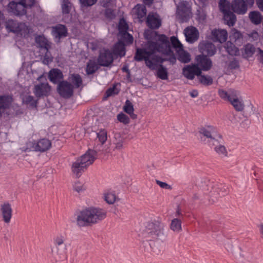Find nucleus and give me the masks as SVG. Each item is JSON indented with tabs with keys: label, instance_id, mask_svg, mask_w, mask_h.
Listing matches in <instances>:
<instances>
[{
	"label": "nucleus",
	"instance_id": "obj_1",
	"mask_svg": "<svg viewBox=\"0 0 263 263\" xmlns=\"http://www.w3.org/2000/svg\"><path fill=\"white\" fill-rule=\"evenodd\" d=\"M231 106L235 110L236 113H233L234 120L240 122L242 118L245 120L240 123L243 128H247L250 124L248 118L254 115L256 108L252 104L245 106L243 98L241 92L237 90L231 89Z\"/></svg>",
	"mask_w": 263,
	"mask_h": 263
},
{
	"label": "nucleus",
	"instance_id": "obj_2",
	"mask_svg": "<svg viewBox=\"0 0 263 263\" xmlns=\"http://www.w3.org/2000/svg\"><path fill=\"white\" fill-rule=\"evenodd\" d=\"M106 217V211L102 209L90 208L82 211L77 217L80 227L89 226L99 222Z\"/></svg>",
	"mask_w": 263,
	"mask_h": 263
},
{
	"label": "nucleus",
	"instance_id": "obj_3",
	"mask_svg": "<svg viewBox=\"0 0 263 263\" xmlns=\"http://www.w3.org/2000/svg\"><path fill=\"white\" fill-rule=\"evenodd\" d=\"M101 154V150L95 146L92 149H89L86 153L78 159L72 166V171L77 177H80L87 166L91 164L94 160Z\"/></svg>",
	"mask_w": 263,
	"mask_h": 263
},
{
	"label": "nucleus",
	"instance_id": "obj_4",
	"mask_svg": "<svg viewBox=\"0 0 263 263\" xmlns=\"http://www.w3.org/2000/svg\"><path fill=\"white\" fill-rule=\"evenodd\" d=\"M139 235L147 241L161 240L165 236L164 224L158 220L147 222L140 230Z\"/></svg>",
	"mask_w": 263,
	"mask_h": 263
},
{
	"label": "nucleus",
	"instance_id": "obj_5",
	"mask_svg": "<svg viewBox=\"0 0 263 263\" xmlns=\"http://www.w3.org/2000/svg\"><path fill=\"white\" fill-rule=\"evenodd\" d=\"M155 34L158 36L157 41H148L145 48L151 57L156 52L161 53L163 51V49L170 43L168 37L165 34H158L157 32H155Z\"/></svg>",
	"mask_w": 263,
	"mask_h": 263
},
{
	"label": "nucleus",
	"instance_id": "obj_6",
	"mask_svg": "<svg viewBox=\"0 0 263 263\" xmlns=\"http://www.w3.org/2000/svg\"><path fill=\"white\" fill-rule=\"evenodd\" d=\"M5 28L8 32L20 34L25 36L29 33L28 27L23 23L18 22L16 20L9 19L5 22Z\"/></svg>",
	"mask_w": 263,
	"mask_h": 263
},
{
	"label": "nucleus",
	"instance_id": "obj_7",
	"mask_svg": "<svg viewBox=\"0 0 263 263\" xmlns=\"http://www.w3.org/2000/svg\"><path fill=\"white\" fill-rule=\"evenodd\" d=\"M199 133L201 136L208 139L209 144H218L219 139H221V135L217 133L215 128L212 126H205L201 127L199 130Z\"/></svg>",
	"mask_w": 263,
	"mask_h": 263
},
{
	"label": "nucleus",
	"instance_id": "obj_8",
	"mask_svg": "<svg viewBox=\"0 0 263 263\" xmlns=\"http://www.w3.org/2000/svg\"><path fill=\"white\" fill-rule=\"evenodd\" d=\"M163 51L161 52V53L169 57L168 58H162L159 55H153L152 57V60L154 63L157 64H162L165 61H168L172 65L176 63V58L174 53V51L171 49L170 43L168 45L163 49Z\"/></svg>",
	"mask_w": 263,
	"mask_h": 263
},
{
	"label": "nucleus",
	"instance_id": "obj_9",
	"mask_svg": "<svg viewBox=\"0 0 263 263\" xmlns=\"http://www.w3.org/2000/svg\"><path fill=\"white\" fill-rule=\"evenodd\" d=\"M151 56L148 55L145 48H137L134 56V60L136 61H144L145 65L151 69L155 70L157 64L153 62L152 59H149Z\"/></svg>",
	"mask_w": 263,
	"mask_h": 263
},
{
	"label": "nucleus",
	"instance_id": "obj_10",
	"mask_svg": "<svg viewBox=\"0 0 263 263\" xmlns=\"http://www.w3.org/2000/svg\"><path fill=\"white\" fill-rule=\"evenodd\" d=\"M74 86L67 81L59 82L57 86V92L62 97L70 98L73 95Z\"/></svg>",
	"mask_w": 263,
	"mask_h": 263
},
{
	"label": "nucleus",
	"instance_id": "obj_11",
	"mask_svg": "<svg viewBox=\"0 0 263 263\" xmlns=\"http://www.w3.org/2000/svg\"><path fill=\"white\" fill-rule=\"evenodd\" d=\"M114 61L112 53L108 49H103L100 51L97 62L101 66L108 67Z\"/></svg>",
	"mask_w": 263,
	"mask_h": 263
},
{
	"label": "nucleus",
	"instance_id": "obj_12",
	"mask_svg": "<svg viewBox=\"0 0 263 263\" xmlns=\"http://www.w3.org/2000/svg\"><path fill=\"white\" fill-rule=\"evenodd\" d=\"M183 75L189 80H193L195 76L199 77L202 73L201 69L198 64H193L184 66L182 69Z\"/></svg>",
	"mask_w": 263,
	"mask_h": 263
},
{
	"label": "nucleus",
	"instance_id": "obj_13",
	"mask_svg": "<svg viewBox=\"0 0 263 263\" xmlns=\"http://www.w3.org/2000/svg\"><path fill=\"white\" fill-rule=\"evenodd\" d=\"M218 7L223 15L224 23L230 27V2L227 0H219Z\"/></svg>",
	"mask_w": 263,
	"mask_h": 263
},
{
	"label": "nucleus",
	"instance_id": "obj_14",
	"mask_svg": "<svg viewBox=\"0 0 263 263\" xmlns=\"http://www.w3.org/2000/svg\"><path fill=\"white\" fill-rule=\"evenodd\" d=\"M8 11L16 16H22L26 13L25 6L21 1L18 3L13 1L10 2L8 6Z\"/></svg>",
	"mask_w": 263,
	"mask_h": 263
},
{
	"label": "nucleus",
	"instance_id": "obj_15",
	"mask_svg": "<svg viewBox=\"0 0 263 263\" xmlns=\"http://www.w3.org/2000/svg\"><path fill=\"white\" fill-rule=\"evenodd\" d=\"M191 11L184 3H181L177 7V14L181 23L188 21L191 16Z\"/></svg>",
	"mask_w": 263,
	"mask_h": 263
},
{
	"label": "nucleus",
	"instance_id": "obj_16",
	"mask_svg": "<svg viewBox=\"0 0 263 263\" xmlns=\"http://www.w3.org/2000/svg\"><path fill=\"white\" fill-rule=\"evenodd\" d=\"M199 50L202 55L206 54L207 56H213L216 52L215 46L211 42L203 41L199 44Z\"/></svg>",
	"mask_w": 263,
	"mask_h": 263
},
{
	"label": "nucleus",
	"instance_id": "obj_17",
	"mask_svg": "<svg viewBox=\"0 0 263 263\" xmlns=\"http://www.w3.org/2000/svg\"><path fill=\"white\" fill-rule=\"evenodd\" d=\"M231 10L238 14H245L247 10V5L245 0H233L231 3Z\"/></svg>",
	"mask_w": 263,
	"mask_h": 263
},
{
	"label": "nucleus",
	"instance_id": "obj_18",
	"mask_svg": "<svg viewBox=\"0 0 263 263\" xmlns=\"http://www.w3.org/2000/svg\"><path fill=\"white\" fill-rule=\"evenodd\" d=\"M3 220L6 223H9L12 216V209L11 204L5 202L1 204L0 209Z\"/></svg>",
	"mask_w": 263,
	"mask_h": 263
},
{
	"label": "nucleus",
	"instance_id": "obj_19",
	"mask_svg": "<svg viewBox=\"0 0 263 263\" xmlns=\"http://www.w3.org/2000/svg\"><path fill=\"white\" fill-rule=\"evenodd\" d=\"M228 33L226 30L215 29L211 32V39L214 42L222 43L226 41Z\"/></svg>",
	"mask_w": 263,
	"mask_h": 263
},
{
	"label": "nucleus",
	"instance_id": "obj_20",
	"mask_svg": "<svg viewBox=\"0 0 263 263\" xmlns=\"http://www.w3.org/2000/svg\"><path fill=\"white\" fill-rule=\"evenodd\" d=\"M50 87L48 83H41L34 86L33 93L37 98L48 95Z\"/></svg>",
	"mask_w": 263,
	"mask_h": 263
},
{
	"label": "nucleus",
	"instance_id": "obj_21",
	"mask_svg": "<svg viewBox=\"0 0 263 263\" xmlns=\"http://www.w3.org/2000/svg\"><path fill=\"white\" fill-rule=\"evenodd\" d=\"M197 64L201 67V71H208L212 66V62L206 55H199L196 58Z\"/></svg>",
	"mask_w": 263,
	"mask_h": 263
},
{
	"label": "nucleus",
	"instance_id": "obj_22",
	"mask_svg": "<svg viewBox=\"0 0 263 263\" xmlns=\"http://www.w3.org/2000/svg\"><path fill=\"white\" fill-rule=\"evenodd\" d=\"M147 26L151 29H158L161 25V20L158 16L153 13L148 14L146 18Z\"/></svg>",
	"mask_w": 263,
	"mask_h": 263
},
{
	"label": "nucleus",
	"instance_id": "obj_23",
	"mask_svg": "<svg viewBox=\"0 0 263 263\" xmlns=\"http://www.w3.org/2000/svg\"><path fill=\"white\" fill-rule=\"evenodd\" d=\"M184 34L186 40L189 43H194L198 39V31L194 27L191 28L187 27L184 30Z\"/></svg>",
	"mask_w": 263,
	"mask_h": 263
},
{
	"label": "nucleus",
	"instance_id": "obj_24",
	"mask_svg": "<svg viewBox=\"0 0 263 263\" xmlns=\"http://www.w3.org/2000/svg\"><path fill=\"white\" fill-rule=\"evenodd\" d=\"M124 138L120 133H114V137L112 139L114 151H120L123 147Z\"/></svg>",
	"mask_w": 263,
	"mask_h": 263
},
{
	"label": "nucleus",
	"instance_id": "obj_25",
	"mask_svg": "<svg viewBox=\"0 0 263 263\" xmlns=\"http://www.w3.org/2000/svg\"><path fill=\"white\" fill-rule=\"evenodd\" d=\"M51 142L47 139H42L33 144V147L36 151L45 152L49 149Z\"/></svg>",
	"mask_w": 263,
	"mask_h": 263
},
{
	"label": "nucleus",
	"instance_id": "obj_26",
	"mask_svg": "<svg viewBox=\"0 0 263 263\" xmlns=\"http://www.w3.org/2000/svg\"><path fill=\"white\" fill-rule=\"evenodd\" d=\"M97 137L99 141L101 143L100 144H98V148L101 150V154L103 151V145L106 142L107 139V132L105 129H99L96 132Z\"/></svg>",
	"mask_w": 263,
	"mask_h": 263
},
{
	"label": "nucleus",
	"instance_id": "obj_27",
	"mask_svg": "<svg viewBox=\"0 0 263 263\" xmlns=\"http://www.w3.org/2000/svg\"><path fill=\"white\" fill-rule=\"evenodd\" d=\"M228 189L225 187V186L222 184L217 185L212 187V190L210 192V196L211 197L217 198L218 195L224 196L227 194L228 191Z\"/></svg>",
	"mask_w": 263,
	"mask_h": 263
},
{
	"label": "nucleus",
	"instance_id": "obj_28",
	"mask_svg": "<svg viewBox=\"0 0 263 263\" xmlns=\"http://www.w3.org/2000/svg\"><path fill=\"white\" fill-rule=\"evenodd\" d=\"M125 45L123 42L119 41L114 46L112 53L117 56L120 57H124L125 55Z\"/></svg>",
	"mask_w": 263,
	"mask_h": 263
},
{
	"label": "nucleus",
	"instance_id": "obj_29",
	"mask_svg": "<svg viewBox=\"0 0 263 263\" xmlns=\"http://www.w3.org/2000/svg\"><path fill=\"white\" fill-rule=\"evenodd\" d=\"M50 81L55 84L58 81L63 79V74L60 69H52L49 72L48 75Z\"/></svg>",
	"mask_w": 263,
	"mask_h": 263
},
{
	"label": "nucleus",
	"instance_id": "obj_30",
	"mask_svg": "<svg viewBox=\"0 0 263 263\" xmlns=\"http://www.w3.org/2000/svg\"><path fill=\"white\" fill-rule=\"evenodd\" d=\"M53 33L56 37L61 39L67 35V29L64 25L59 24L53 27Z\"/></svg>",
	"mask_w": 263,
	"mask_h": 263
},
{
	"label": "nucleus",
	"instance_id": "obj_31",
	"mask_svg": "<svg viewBox=\"0 0 263 263\" xmlns=\"http://www.w3.org/2000/svg\"><path fill=\"white\" fill-rule=\"evenodd\" d=\"M68 80L74 87L76 88H79L83 84V80L81 76L78 73L70 74Z\"/></svg>",
	"mask_w": 263,
	"mask_h": 263
},
{
	"label": "nucleus",
	"instance_id": "obj_32",
	"mask_svg": "<svg viewBox=\"0 0 263 263\" xmlns=\"http://www.w3.org/2000/svg\"><path fill=\"white\" fill-rule=\"evenodd\" d=\"M221 142L222 139H219L218 144H212L210 146H215V151L221 158L228 157V151L226 147L221 144Z\"/></svg>",
	"mask_w": 263,
	"mask_h": 263
},
{
	"label": "nucleus",
	"instance_id": "obj_33",
	"mask_svg": "<svg viewBox=\"0 0 263 263\" xmlns=\"http://www.w3.org/2000/svg\"><path fill=\"white\" fill-rule=\"evenodd\" d=\"M35 41L37 45L41 48L44 49L46 51L49 50L50 45L47 40L43 35H37L35 38Z\"/></svg>",
	"mask_w": 263,
	"mask_h": 263
},
{
	"label": "nucleus",
	"instance_id": "obj_34",
	"mask_svg": "<svg viewBox=\"0 0 263 263\" xmlns=\"http://www.w3.org/2000/svg\"><path fill=\"white\" fill-rule=\"evenodd\" d=\"M100 68L98 63L94 60H89L87 63L86 72L88 75L93 74Z\"/></svg>",
	"mask_w": 263,
	"mask_h": 263
},
{
	"label": "nucleus",
	"instance_id": "obj_35",
	"mask_svg": "<svg viewBox=\"0 0 263 263\" xmlns=\"http://www.w3.org/2000/svg\"><path fill=\"white\" fill-rule=\"evenodd\" d=\"M243 50V57L245 58H249L253 56L256 51V49L254 45L248 43L244 46Z\"/></svg>",
	"mask_w": 263,
	"mask_h": 263
},
{
	"label": "nucleus",
	"instance_id": "obj_36",
	"mask_svg": "<svg viewBox=\"0 0 263 263\" xmlns=\"http://www.w3.org/2000/svg\"><path fill=\"white\" fill-rule=\"evenodd\" d=\"M249 17L254 25L260 24L262 19L260 13L256 11H251L249 14Z\"/></svg>",
	"mask_w": 263,
	"mask_h": 263
},
{
	"label": "nucleus",
	"instance_id": "obj_37",
	"mask_svg": "<svg viewBox=\"0 0 263 263\" xmlns=\"http://www.w3.org/2000/svg\"><path fill=\"white\" fill-rule=\"evenodd\" d=\"M66 236L65 235H58L55 236L52 240V243L61 246L62 247H64V250H66Z\"/></svg>",
	"mask_w": 263,
	"mask_h": 263
},
{
	"label": "nucleus",
	"instance_id": "obj_38",
	"mask_svg": "<svg viewBox=\"0 0 263 263\" xmlns=\"http://www.w3.org/2000/svg\"><path fill=\"white\" fill-rule=\"evenodd\" d=\"M158 67L157 75V77L161 80L168 79V71L167 68H165L162 64H157L156 67Z\"/></svg>",
	"mask_w": 263,
	"mask_h": 263
},
{
	"label": "nucleus",
	"instance_id": "obj_39",
	"mask_svg": "<svg viewBox=\"0 0 263 263\" xmlns=\"http://www.w3.org/2000/svg\"><path fill=\"white\" fill-rule=\"evenodd\" d=\"M177 51L178 53V59L179 61L184 63H187L190 61V54L187 51L184 50L183 48L180 49V50H178Z\"/></svg>",
	"mask_w": 263,
	"mask_h": 263
},
{
	"label": "nucleus",
	"instance_id": "obj_40",
	"mask_svg": "<svg viewBox=\"0 0 263 263\" xmlns=\"http://www.w3.org/2000/svg\"><path fill=\"white\" fill-rule=\"evenodd\" d=\"M103 198L109 204H112L118 199L116 194L113 192H106L103 193Z\"/></svg>",
	"mask_w": 263,
	"mask_h": 263
},
{
	"label": "nucleus",
	"instance_id": "obj_41",
	"mask_svg": "<svg viewBox=\"0 0 263 263\" xmlns=\"http://www.w3.org/2000/svg\"><path fill=\"white\" fill-rule=\"evenodd\" d=\"M231 37L235 40L236 45H240L242 41V35L240 31L235 29H231Z\"/></svg>",
	"mask_w": 263,
	"mask_h": 263
},
{
	"label": "nucleus",
	"instance_id": "obj_42",
	"mask_svg": "<svg viewBox=\"0 0 263 263\" xmlns=\"http://www.w3.org/2000/svg\"><path fill=\"white\" fill-rule=\"evenodd\" d=\"M11 103V98L9 96H0V109H6L9 107Z\"/></svg>",
	"mask_w": 263,
	"mask_h": 263
},
{
	"label": "nucleus",
	"instance_id": "obj_43",
	"mask_svg": "<svg viewBox=\"0 0 263 263\" xmlns=\"http://www.w3.org/2000/svg\"><path fill=\"white\" fill-rule=\"evenodd\" d=\"M72 3L69 0H63L61 4L62 12L64 14H69L72 8Z\"/></svg>",
	"mask_w": 263,
	"mask_h": 263
},
{
	"label": "nucleus",
	"instance_id": "obj_44",
	"mask_svg": "<svg viewBox=\"0 0 263 263\" xmlns=\"http://www.w3.org/2000/svg\"><path fill=\"white\" fill-rule=\"evenodd\" d=\"M50 249L51 255L53 256H57L62 254L63 250H64V247L52 243L50 246Z\"/></svg>",
	"mask_w": 263,
	"mask_h": 263
},
{
	"label": "nucleus",
	"instance_id": "obj_45",
	"mask_svg": "<svg viewBox=\"0 0 263 263\" xmlns=\"http://www.w3.org/2000/svg\"><path fill=\"white\" fill-rule=\"evenodd\" d=\"M198 79L199 82L205 86L211 85L213 83L212 78L209 76L202 75L201 74L200 76L198 77Z\"/></svg>",
	"mask_w": 263,
	"mask_h": 263
},
{
	"label": "nucleus",
	"instance_id": "obj_46",
	"mask_svg": "<svg viewBox=\"0 0 263 263\" xmlns=\"http://www.w3.org/2000/svg\"><path fill=\"white\" fill-rule=\"evenodd\" d=\"M170 228L175 232H179L181 230V222L178 218H174L172 220Z\"/></svg>",
	"mask_w": 263,
	"mask_h": 263
},
{
	"label": "nucleus",
	"instance_id": "obj_47",
	"mask_svg": "<svg viewBox=\"0 0 263 263\" xmlns=\"http://www.w3.org/2000/svg\"><path fill=\"white\" fill-rule=\"evenodd\" d=\"M170 43L171 47H173L175 49L177 50V51L183 48V46L179 41L178 39L175 36L171 37Z\"/></svg>",
	"mask_w": 263,
	"mask_h": 263
},
{
	"label": "nucleus",
	"instance_id": "obj_48",
	"mask_svg": "<svg viewBox=\"0 0 263 263\" xmlns=\"http://www.w3.org/2000/svg\"><path fill=\"white\" fill-rule=\"evenodd\" d=\"M254 257L249 253H246L240 257L238 260V263H254Z\"/></svg>",
	"mask_w": 263,
	"mask_h": 263
},
{
	"label": "nucleus",
	"instance_id": "obj_49",
	"mask_svg": "<svg viewBox=\"0 0 263 263\" xmlns=\"http://www.w3.org/2000/svg\"><path fill=\"white\" fill-rule=\"evenodd\" d=\"M185 201L182 200L177 205L175 214L176 216L181 217L183 216L182 212L185 211Z\"/></svg>",
	"mask_w": 263,
	"mask_h": 263
},
{
	"label": "nucleus",
	"instance_id": "obj_50",
	"mask_svg": "<svg viewBox=\"0 0 263 263\" xmlns=\"http://www.w3.org/2000/svg\"><path fill=\"white\" fill-rule=\"evenodd\" d=\"M147 10L145 6L137 5V14L139 18H142L146 15Z\"/></svg>",
	"mask_w": 263,
	"mask_h": 263
},
{
	"label": "nucleus",
	"instance_id": "obj_51",
	"mask_svg": "<svg viewBox=\"0 0 263 263\" xmlns=\"http://www.w3.org/2000/svg\"><path fill=\"white\" fill-rule=\"evenodd\" d=\"M104 16L107 19L113 20L116 17L115 11L109 8H106L104 11Z\"/></svg>",
	"mask_w": 263,
	"mask_h": 263
},
{
	"label": "nucleus",
	"instance_id": "obj_52",
	"mask_svg": "<svg viewBox=\"0 0 263 263\" xmlns=\"http://www.w3.org/2000/svg\"><path fill=\"white\" fill-rule=\"evenodd\" d=\"M23 102L26 104H29L31 106L34 107L36 106V101L34 100L33 97L31 96H26L23 99Z\"/></svg>",
	"mask_w": 263,
	"mask_h": 263
},
{
	"label": "nucleus",
	"instance_id": "obj_53",
	"mask_svg": "<svg viewBox=\"0 0 263 263\" xmlns=\"http://www.w3.org/2000/svg\"><path fill=\"white\" fill-rule=\"evenodd\" d=\"M124 111L127 114L132 113L134 112V109L132 103L129 100H127L125 101V105L123 107Z\"/></svg>",
	"mask_w": 263,
	"mask_h": 263
},
{
	"label": "nucleus",
	"instance_id": "obj_54",
	"mask_svg": "<svg viewBox=\"0 0 263 263\" xmlns=\"http://www.w3.org/2000/svg\"><path fill=\"white\" fill-rule=\"evenodd\" d=\"M100 3L103 7L105 8L116 6L115 0H100Z\"/></svg>",
	"mask_w": 263,
	"mask_h": 263
},
{
	"label": "nucleus",
	"instance_id": "obj_55",
	"mask_svg": "<svg viewBox=\"0 0 263 263\" xmlns=\"http://www.w3.org/2000/svg\"><path fill=\"white\" fill-rule=\"evenodd\" d=\"M117 119L120 122L124 124H127L129 123L130 119L129 117L125 114L121 112L117 115Z\"/></svg>",
	"mask_w": 263,
	"mask_h": 263
},
{
	"label": "nucleus",
	"instance_id": "obj_56",
	"mask_svg": "<svg viewBox=\"0 0 263 263\" xmlns=\"http://www.w3.org/2000/svg\"><path fill=\"white\" fill-rule=\"evenodd\" d=\"M79 2L82 7H87L95 5L97 0H79Z\"/></svg>",
	"mask_w": 263,
	"mask_h": 263
},
{
	"label": "nucleus",
	"instance_id": "obj_57",
	"mask_svg": "<svg viewBox=\"0 0 263 263\" xmlns=\"http://www.w3.org/2000/svg\"><path fill=\"white\" fill-rule=\"evenodd\" d=\"M119 92V90L116 88V85H114L112 87L108 88L106 91V98L110 97L115 95H118Z\"/></svg>",
	"mask_w": 263,
	"mask_h": 263
},
{
	"label": "nucleus",
	"instance_id": "obj_58",
	"mask_svg": "<svg viewBox=\"0 0 263 263\" xmlns=\"http://www.w3.org/2000/svg\"><path fill=\"white\" fill-rule=\"evenodd\" d=\"M122 38L125 42L129 44H132L134 41L133 36L125 31L122 34Z\"/></svg>",
	"mask_w": 263,
	"mask_h": 263
},
{
	"label": "nucleus",
	"instance_id": "obj_59",
	"mask_svg": "<svg viewBox=\"0 0 263 263\" xmlns=\"http://www.w3.org/2000/svg\"><path fill=\"white\" fill-rule=\"evenodd\" d=\"M73 189L77 192L79 193L85 190L86 186H85L83 183L78 181L74 183L73 185Z\"/></svg>",
	"mask_w": 263,
	"mask_h": 263
},
{
	"label": "nucleus",
	"instance_id": "obj_60",
	"mask_svg": "<svg viewBox=\"0 0 263 263\" xmlns=\"http://www.w3.org/2000/svg\"><path fill=\"white\" fill-rule=\"evenodd\" d=\"M218 94L220 98L224 100L230 102V95L228 93L227 91L223 89H219L218 91Z\"/></svg>",
	"mask_w": 263,
	"mask_h": 263
},
{
	"label": "nucleus",
	"instance_id": "obj_61",
	"mask_svg": "<svg viewBox=\"0 0 263 263\" xmlns=\"http://www.w3.org/2000/svg\"><path fill=\"white\" fill-rule=\"evenodd\" d=\"M53 61V58L51 57L49 50L46 51L43 60V63L44 64L48 65Z\"/></svg>",
	"mask_w": 263,
	"mask_h": 263
},
{
	"label": "nucleus",
	"instance_id": "obj_62",
	"mask_svg": "<svg viewBox=\"0 0 263 263\" xmlns=\"http://www.w3.org/2000/svg\"><path fill=\"white\" fill-rule=\"evenodd\" d=\"M256 57L257 60L263 64V50L260 48L257 49Z\"/></svg>",
	"mask_w": 263,
	"mask_h": 263
},
{
	"label": "nucleus",
	"instance_id": "obj_63",
	"mask_svg": "<svg viewBox=\"0 0 263 263\" xmlns=\"http://www.w3.org/2000/svg\"><path fill=\"white\" fill-rule=\"evenodd\" d=\"M21 2L25 8L28 7H31L35 3V0H21Z\"/></svg>",
	"mask_w": 263,
	"mask_h": 263
},
{
	"label": "nucleus",
	"instance_id": "obj_64",
	"mask_svg": "<svg viewBox=\"0 0 263 263\" xmlns=\"http://www.w3.org/2000/svg\"><path fill=\"white\" fill-rule=\"evenodd\" d=\"M156 183L158 185H159L162 189H168V190L172 189L171 186L165 182H162V181H161L160 180H156Z\"/></svg>",
	"mask_w": 263,
	"mask_h": 263
}]
</instances>
